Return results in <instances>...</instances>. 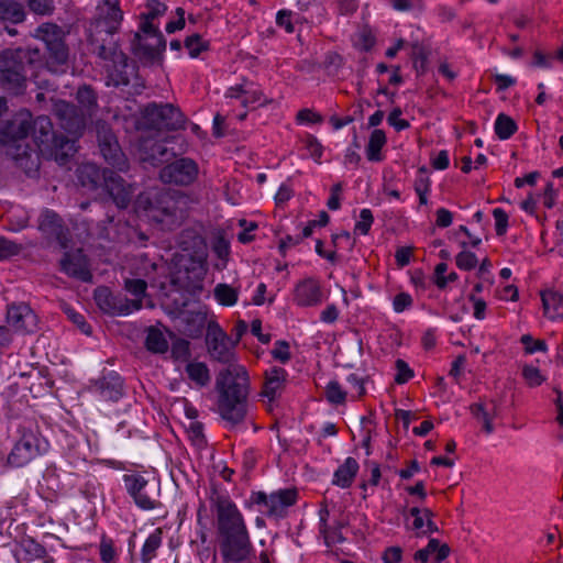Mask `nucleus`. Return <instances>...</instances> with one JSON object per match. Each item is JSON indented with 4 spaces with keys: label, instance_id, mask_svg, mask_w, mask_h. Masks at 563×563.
<instances>
[{
    "label": "nucleus",
    "instance_id": "f257e3e1",
    "mask_svg": "<svg viewBox=\"0 0 563 563\" xmlns=\"http://www.w3.org/2000/svg\"><path fill=\"white\" fill-rule=\"evenodd\" d=\"M206 344L212 360L228 365L216 378L217 412L235 427L244 421L247 413L249 374L245 367L233 363L235 345L214 320L208 322Z\"/></svg>",
    "mask_w": 563,
    "mask_h": 563
},
{
    "label": "nucleus",
    "instance_id": "f03ea898",
    "mask_svg": "<svg viewBox=\"0 0 563 563\" xmlns=\"http://www.w3.org/2000/svg\"><path fill=\"white\" fill-rule=\"evenodd\" d=\"M217 514L220 553L225 563H240L249 558L253 547L243 515L228 497L211 498Z\"/></svg>",
    "mask_w": 563,
    "mask_h": 563
},
{
    "label": "nucleus",
    "instance_id": "7ed1b4c3",
    "mask_svg": "<svg viewBox=\"0 0 563 563\" xmlns=\"http://www.w3.org/2000/svg\"><path fill=\"white\" fill-rule=\"evenodd\" d=\"M147 12L141 13L139 31L133 34L130 51L144 67L162 66L166 40L153 21L163 15L167 7L159 0L146 1Z\"/></svg>",
    "mask_w": 563,
    "mask_h": 563
},
{
    "label": "nucleus",
    "instance_id": "20e7f679",
    "mask_svg": "<svg viewBox=\"0 0 563 563\" xmlns=\"http://www.w3.org/2000/svg\"><path fill=\"white\" fill-rule=\"evenodd\" d=\"M44 67V53L37 47L5 48L0 52V86L12 96L24 93L30 75Z\"/></svg>",
    "mask_w": 563,
    "mask_h": 563
},
{
    "label": "nucleus",
    "instance_id": "39448f33",
    "mask_svg": "<svg viewBox=\"0 0 563 563\" xmlns=\"http://www.w3.org/2000/svg\"><path fill=\"white\" fill-rule=\"evenodd\" d=\"M135 203L137 211L164 231L178 228L185 219V210L180 206L185 201L170 190L159 189L140 194Z\"/></svg>",
    "mask_w": 563,
    "mask_h": 563
},
{
    "label": "nucleus",
    "instance_id": "423d86ee",
    "mask_svg": "<svg viewBox=\"0 0 563 563\" xmlns=\"http://www.w3.org/2000/svg\"><path fill=\"white\" fill-rule=\"evenodd\" d=\"M97 56L111 62L108 67L107 85L119 88L126 96L141 95L145 88V80L139 74L135 62L121 51L118 41H110L109 45H101Z\"/></svg>",
    "mask_w": 563,
    "mask_h": 563
},
{
    "label": "nucleus",
    "instance_id": "0eeeda50",
    "mask_svg": "<svg viewBox=\"0 0 563 563\" xmlns=\"http://www.w3.org/2000/svg\"><path fill=\"white\" fill-rule=\"evenodd\" d=\"M33 139L41 155L54 159L58 165H66L76 153L75 141L57 134L53 123L46 115L32 119Z\"/></svg>",
    "mask_w": 563,
    "mask_h": 563
},
{
    "label": "nucleus",
    "instance_id": "6e6552de",
    "mask_svg": "<svg viewBox=\"0 0 563 563\" xmlns=\"http://www.w3.org/2000/svg\"><path fill=\"white\" fill-rule=\"evenodd\" d=\"M123 21V11L119 0H102L96 8V14L89 26V43L98 53L101 45H109L112 36L119 32Z\"/></svg>",
    "mask_w": 563,
    "mask_h": 563
},
{
    "label": "nucleus",
    "instance_id": "1a4fd4ad",
    "mask_svg": "<svg viewBox=\"0 0 563 563\" xmlns=\"http://www.w3.org/2000/svg\"><path fill=\"white\" fill-rule=\"evenodd\" d=\"M32 128V114L19 111L10 119L0 120V144L15 148L13 158L23 166V161L31 157V147L26 143Z\"/></svg>",
    "mask_w": 563,
    "mask_h": 563
},
{
    "label": "nucleus",
    "instance_id": "9d476101",
    "mask_svg": "<svg viewBox=\"0 0 563 563\" xmlns=\"http://www.w3.org/2000/svg\"><path fill=\"white\" fill-rule=\"evenodd\" d=\"M35 37L46 47L44 67L55 75L65 74L69 66V49L63 29L54 23H43L35 30Z\"/></svg>",
    "mask_w": 563,
    "mask_h": 563
},
{
    "label": "nucleus",
    "instance_id": "9b49d317",
    "mask_svg": "<svg viewBox=\"0 0 563 563\" xmlns=\"http://www.w3.org/2000/svg\"><path fill=\"white\" fill-rule=\"evenodd\" d=\"M141 124L148 130L176 131L185 125L181 111L172 103H148L142 111Z\"/></svg>",
    "mask_w": 563,
    "mask_h": 563
},
{
    "label": "nucleus",
    "instance_id": "f8f14e48",
    "mask_svg": "<svg viewBox=\"0 0 563 563\" xmlns=\"http://www.w3.org/2000/svg\"><path fill=\"white\" fill-rule=\"evenodd\" d=\"M98 145L104 161L118 172H125L129 163L125 154L122 152L118 139L111 126L103 120L95 123Z\"/></svg>",
    "mask_w": 563,
    "mask_h": 563
},
{
    "label": "nucleus",
    "instance_id": "ddd939ff",
    "mask_svg": "<svg viewBox=\"0 0 563 563\" xmlns=\"http://www.w3.org/2000/svg\"><path fill=\"white\" fill-rule=\"evenodd\" d=\"M52 112L59 126L74 136V141L81 136L86 130L88 118L84 111L74 103L62 100L51 99Z\"/></svg>",
    "mask_w": 563,
    "mask_h": 563
},
{
    "label": "nucleus",
    "instance_id": "4468645a",
    "mask_svg": "<svg viewBox=\"0 0 563 563\" xmlns=\"http://www.w3.org/2000/svg\"><path fill=\"white\" fill-rule=\"evenodd\" d=\"M21 437L8 456L10 465L21 467L37 457L44 450V440L36 429L23 427Z\"/></svg>",
    "mask_w": 563,
    "mask_h": 563
},
{
    "label": "nucleus",
    "instance_id": "2eb2a0df",
    "mask_svg": "<svg viewBox=\"0 0 563 563\" xmlns=\"http://www.w3.org/2000/svg\"><path fill=\"white\" fill-rule=\"evenodd\" d=\"M298 493L295 488L280 489L271 495L264 492H255L251 495V501L262 506V512L268 517L283 518L287 508L297 501Z\"/></svg>",
    "mask_w": 563,
    "mask_h": 563
},
{
    "label": "nucleus",
    "instance_id": "dca6fc26",
    "mask_svg": "<svg viewBox=\"0 0 563 563\" xmlns=\"http://www.w3.org/2000/svg\"><path fill=\"white\" fill-rule=\"evenodd\" d=\"M205 256L202 253L183 255L178 264L176 280L187 289L200 288L206 276Z\"/></svg>",
    "mask_w": 563,
    "mask_h": 563
},
{
    "label": "nucleus",
    "instance_id": "f3484780",
    "mask_svg": "<svg viewBox=\"0 0 563 563\" xmlns=\"http://www.w3.org/2000/svg\"><path fill=\"white\" fill-rule=\"evenodd\" d=\"M95 300L102 311L112 316H128L142 308L140 299L131 300L122 295H114L108 287L97 288Z\"/></svg>",
    "mask_w": 563,
    "mask_h": 563
},
{
    "label": "nucleus",
    "instance_id": "a211bd4d",
    "mask_svg": "<svg viewBox=\"0 0 563 563\" xmlns=\"http://www.w3.org/2000/svg\"><path fill=\"white\" fill-rule=\"evenodd\" d=\"M198 172V165L194 159L181 157L165 165L159 170V178L165 184L188 186L196 180Z\"/></svg>",
    "mask_w": 563,
    "mask_h": 563
},
{
    "label": "nucleus",
    "instance_id": "6ab92c4d",
    "mask_svg": "<svg viewBox=\"0 0 563 563\" xmlns=\"http://www.w3.org/2000/svg\"><path fill=\"white\" fill-rule=\"evenodd\" d=\"M38 230L48 243L56 242L62 249H67L70 241L68 228L63 219L52 210H45L38 218Z\"/></svg>",
    "mask_w": 563,
    "mask_h": 563
},
{
    "label": "nucleus",
    "instance_id": "aec40b11",
    "mask_svg": "<svg viewBox=\"0 0 563 563\" xmlns=\"http://www.w3.org/2000/svg\"><path fill=\"white\" fill-rule=\"evenodd\" d=\"M7 322L14 331L32 333L36 331L38 318L29 305H11L7 311Z\"/></svg>",
    "mask_w": 563,
    "mask_h": 563
},
{
    "label": "nucleus",
    "instance_id": "412c9836",
    "mask_svg": "<svg viewBox=\"0 0 563 563\" xmlns=\"http://www.w3.org/2000/svg\"><path fill=\"white\" fill-rule=\"evenodd\" d=\"M60 271L81 282H91L92 274L89 269L88 258L81 249L76 251L65 252L60 262Z\"/></svg>",
    "mask_w": 563,
    "mask_h": 563
},
{
    "label": "nucleus",
    "instance_id": "4be33fe9",
    "mask_svg": "<svg viewBox=\"0 0 563 563\" xmlns=\"http://www.w3.org/2000/svg\"><path fill=\"white\" fill-rule=\"evenodd\" d=\"M103 187L107 189L117 207L121 209L126 208L134 196V187L126 183L117 172L111 169L106 172Z\"/></svg>",
    "mask_w": 563,
    "mask_h": 563
},
{
    "label": "nucleus",
    "instance_id": "5701e85b",
    "mask_svg": "<svg viewBox=\"0 0 563 563\" xmlns=\"http://www.w3.org/2000/svg\"><path fill=\"white\" fill-rule=\"evenodd\" d=\"M125 489L134 503L144 510L156 508V500L146 493L148 482L141 474H125L123 476Z\"/></svg>",
    "mask_w": 563,
    "mask_h": 563
},
{
    "label": "nucleus",
    "instance_id": "b1692460",
    "mask_svg": "<svg viewBox=\"0 0 563 563\" xmlns=\"http://www.w3.org/2000/svg\"><path fill=\"white\" fill-rule=\"evenodd\" d=\"M294 301L299 307H313L322 302V290L314 278H306L299 282L294 290Z\"/></svg>",
    "mask_w": 563,
    "mask_h": 563
},
{
    "label": "nucleus",
    "instance_id": "393cba45",
    "mask_svg": "<svg viewBox=\"0 0 563 563\" xmlns=\"http://www.w3.org/2000/svg\"><path fill=\"white\" fill-rule=\"evenodd\" d=\"M141 159L153 166L169 161L175 153L169 152L165 141L143 140L140 145Z\"/></svg>",
    "mask_w": 563,
    "mask_h": 563
},
{
    "label": "nucleus",
    "instance_id": "a878e982",
    "mask_svg": "<svg viewBox=\"0 0 563 563\" xmlns=\"http://www.w3.org/2000/svg\"><path fill=\"white\" fill-rule=\"evenodd\" d=\"M287 372L283 367L274 366L265 374V382L263 385L262 396L274 400L280 395L285 387Z\"/></svg>",
    "mask_w": 563,
    "mask_h": 563
},
{
    "label": "nucleus",
    "instance_id": "bb28decb",
    "mask_svg": "<svg viewBox=\"0 0 563 563\" xmlns=\"http://www.w3.org/2000/svg\"><path fill=\"white\" fill-rule=\"evenodd\" d=\"M498 406L495 400L478 401L470 406L473 417L483 423V430L490 434L494 432L493 419L497 416Z\"/></svg>",
    "mask_w": 563,
    "mask_h": 563
},
{
    "label": "nucleus",
    "instance_id": "cd10ccee",
    "mask_svg": "<svg viewBox=\"0 0 563 563\" xmlns=\"http://www.w3.org/2000/svg\"><path fill=\"white\" fill-rule=\"evenodd\" d=\"M107 170L109 169H101L92 163L82 164L77 170L78 179L84 187L97 189L100 186H103Z\"/></svg>",
    "mask_w": 563,
    "mask_h": 563
},
{
    "label": "nucleus",
    "instance_id": "c85d7f7f",
    "mask_svg": "<svg viewBox=\"0 0 563 563\" xmlns=\"http://www.w3.org/2000/svg\"><path fill=\"white\" fill-rule=\"evenodd\" d=\"M97 385L103 398L108 400L117 401L123 395V380L115 372L103 375Z\"/></svg>",
    "mask_w": 563,
    "mask_h": 563
},
{
    "label": "nucleus",
    "instance_id": "c756f323",
    "mask_svg": "<svg viewBox=\"0 0 563 563\" xmlns=\"http://www.w3.org/2000/svg\"><path fill=\"white\" fill-rule=\"evenodd\" d=\"M544 316L549 319H563V292L547 289L541 291Z\"/></svg>",
    "mask_w": 563,
    "mask_h": 563
},
{
    "label": "nucleus",
    "instance_id": "7c9ffc66",
    "mask_svg": "<svg viewBox=\"0 0 563 563\" xmlns=\"http://www.w3.org/2000/svg\"><path fill=\"white\" fill-rule=\"evenodd\" d=\"M76 100L88 119H91L98 111V92L90 85H81L76 92Z\"/></svg>",
    "mask_w": 563,
    "mask_h": 563
},
{
    "label": "nucleus",
    "instance_id": "2f4dec72",
    "mask_svg": "<svg viewBox=\"0 0 563 563\" xmlns=\"http://www.w3.org/2000/svg\"><path fill=\"white\" fill-rule=\"evenodd\" d=\"M358 468L360 466L357 461L354 457H347L334 472L332 481L333 485L341 488H349L352 485Z\"/></svg>",
    "mask_w": 563,
    "mask_h": 563
},
{
    "label": "nucleus",
    "instance_id": "473e14b6",
    "mask_svg": "<svg viewBox=\"0 0 563 563\" xmlns=\"http://www.w3.org/2000/svg\"><path fill=\"white\" fill-rule=\"evenodd\" d=\"M26 12L24 5L15 0H0V20L19 24L24 22Z\"/></svg>",
    "mask_w": 563,
    "mask_h": 563
},
{
    "label": "nucleus",
    "instance_id": "72a5a7b5",
    "mask_svg": "<svg viewBox=\"0 0 563 563\" xmlns=\"http://www.w3.org/2000/svg\"><path fill=\"white\" fill-rule=\"evenodd\" d=\"M184 331L190 338H199L202 334L206 325L208 327L207 312L203 311H189L184 319Z\"/></svg>",
    "mask_w": 563,
    "mask_h": 563
},
{
    "label": "nucleus",
    "instance_id": "f704fd0d",
    "mask_svg": "<svg viewBox=\"0 0 563 563\" xmlns=\"http://www.w3.org/2000/svg\"><path fill=\"white\" fill-rule=\"evenodd\" d=\"M144 344L147 351L156 354H163L168 350V342L163 331L156 327L147 328Z\"/></svg>",
    "mask_w": 563,
    "mask_h": 563
},
{
    "label": "nucleus",
    "instance_id": "c9c22d12",
    "mask_svg": "<svg viewBox=\"0 0 563 563\" xmlns=\"http://www.w3.org/2000/svg\"><path fill=\"white\" fill-rule=\"evenodd\" d=\"M386 134L380 129H375L369 136L368 144L366 146V156L371 162H380L383 159L380 151L386 144Z\"/></svg>",
    "mask_w": 563,
    "mask_h": 563
},
{
    "label": "nucleus",
    "instance_id": "e433bc0d",
    "mask_svg": "<svg viewBox=\"0 0 563 563\" xmlns=\"http://www.w3.org/2000/svg\"><path fill=\"white\" fill-rule=\"evenodd\" d=\"M162 545V530L157 528L153 533L145 540L142 551L141 561L142 563H150L155 556L156 552Z\"/></svg>",
    "mask_w": 563,
    "mask_h": 563
},
{
    "label": "nucleus",
    "instance_id": "4c0bfd02",
    "mask_svg": "<svg viewBox=\"0 0 563 563\" xmlns=\"http://www.w3.org/2000/svg\"><path fill=\"white\" fill-rule=\"evenodd\" d=\"M518 130L514 119L505 113H499L495 121V133L499 140L510 139Z\"/></svg>",
    "mask_w": 563,
    "mask_h": 563
},
{
    "label": "nucleus",
    "instance_id": "58836bf2",
    "mask_svg": "<svg viewBox=\"0 0 563 563\" xmlns=\"http://www.w3.org/2000/svg\"><path fill=\"white\" fill-rule=\"evenodd\" d=\"M186 373L200 387H205L210 383L209 368L205 363L194 362L187 364Z\"/></svg>",
    "mask_w": 563,
    "mask_h": 563
},
{
    "label": "nucleus",
    "instance_id": "ea45409f",
    "mask_svg": "<svg viewBox=\"0 0 563 563\" xmlns=\"http://www.w3.org/2000/svg\"><path fill=\"white\" fill-rule=\"evenodd\" d=\"M20 547L26 560H40L47 555L45 547L31 537L23 538L20 542Z\"/></svg>",
    "mask_w": 563,
    "mask_h": 563
},
{
    "label": "nucleus",
    "instance_id": "a19ab883",
    "mask_svg": "<svg viewBox=\"0 0 563 563\" xmlns=\"http://www.w3.org/2000/svg\"><path fill=\"white\" fill-rule=\"evenodd\" d=\"M214 298L222 306H233L239 298V292L235 288L228 284H218L213 290Z\"/></svg>",
    "mask_w": 563,
    "mask_h": 563
},
{
    "label": "nucleus",
    "instance_id": "79ce46f5",
    "mask_svg": "<svg viewBox=\"0 0 563 563\" xmlns=\"http://www.w3.org/2000/svg\"><path fill=\"white\" fill-rule=\"evenodd\" d=\"M324 394L327 400L332 405H344L346 401L347 394L336 380L328 383Z\"/></svg>",
    "mask_w": 563,
    "mask_h": 563
},
{
    "label": "nucleus",
    "instance_id": "37998d69",
    "mask_svg": "<svg viewBox=\"0 0 563 563\" xmlns=\"http://www.w3.org/2000/svg\"><path fill=\"white\" fill-rule=\"evenodd\" d=\"M461 247L463 249L455 257V264L460 269L471 271L477 265V257L473 252L466 251L467 243L461 242Z\"/></svg>",
    "mask_w": 563,
    "mask_h": 563
},
{
    "label": "nucleus",
    "instance_id": "c03bdc74",
    "mask_svg": "<svg viewBox=\"0 0 563 563\" xmlns=\"http://www.w3.org/2000/svg\"><path fill=\"white\" fill-rule=\"evenodd\" d=\"M266 100H263V92L255 88L253 84L245 82L244 98L242 99V106L244 107H256L263 106Z\"/></svg>",
    "mask_w": 563,
    "mask_h": 563
},
{
    "label": "nucleus",
    "instance_id": "a18cd8bd",
    "mask_svg": "<svg viewBox=\"0 0 563 563\" xmlns=\"http://www.w3.org/2000/svg\"><path fill=\"white\" fill-rule=\"evenodd\" d=\"M185 47L188 49L190 57L196 58L201 52L209 48V43L203 41L199 34L188 36L184 42Z\"/></svg>",
    "mask_w": 563,
    "mask_h": 563
},
{
    "label": "nucleus",
    "instance_id": "49530a36",
    "mask_svg": "<svg viewBox=\"0 0 563 563\" xmlns=\"http://www.w3.org/2000/svg\"><path fill=\"white\" fill-rule=\"evenodd\" d=\"M373 222V212L367 208L362 209L360 212V220L356 222L354 228V233H360L362 235L368 234Z\"/></svg>",
    "mask_w": 563,
    "mask_h": 563
},
{
    "label": "nucleus",
    "instance_id": "de8ad7c7",
    "mask_svg": "<svg viewBox=\"0 0 563 563\" xmlns=\"http://www.w3.org/2000/svg\"><path fill=\"white\" fill-rule=\"evenodd\" d=\"M100 559L103 563H115L117 552L113 547V541L103 536L100 541Z\"/></svg>",
    "mask_w": 563,
    "mask_h": 563
},
{
    "label": "nucleus",
    "instance_id": "09e8293b",
    "mask_svg": "<svg viewBox=\"0 0 563 563\" xmlns=\"http://www.w3.org/2000/svg\"><path fill=\"white\" fill-rule=\"evenodd\" d=\"M29 9L35 14L49 15L54 12L53 0H26Z\"/></svg>",
    "mask_w": 563,
    "mask_h": 563
},
{
    "label": "nucleus",
    "instance_id": "8fccbe9b",
    "mask_svg": "<svg viewBox=\"0 0 563 563\" xmlns=\"http://www.w3.org/2000/svg\"><path fill=\"white\" fill-rule=\"evenodd\" d=\"M124 288L128 292L135 296L136 299H140L142 301V297L145 295L147 284L145 280L141 278H128L124 282Z\"/></svg>",
    "mask_w": 563,
    "mask_h": 563
},
{
    "label": "nucleus",
    "instance_id": "3c124183",
    "mask_svg": "<svg viewBox=\"0 0 563 563\" xmlns=\"http://www.w3.org/2000/svg\"><path fill=\"white\" fill-rule=\"evenodd\" d=\"M64 312L67 314L68 319L78 327V329L89 335L91 334V327L89 323H87L86 319H85V316H82L81 313L75 311L73 308L70 307H66L64 309Z\"/></svg>",
    "mask_w": 563,
    "mask_h": 563
},
{
    "label": "nucleus",
    "instance_id": "603ef678",
    "mask_svg": "<svg viewBox=\"0 0 563 563\" xmlns=\"http://www.w3.org/2000/svg\"><path fill=\"white\" fill-rule=\"evenodd\" d=\"M522 376L530 387L540 386L544 380L540 369L531 365L523 366Z\"/></svg>",
    "mask_w": 563,
    "mask_h": 563
},
{
    "label": "nucleus",
    "instance_id": "864d4df0",
    "mask_svg": "<svg viewBox=\"0 0 563 563\" xmlns=\"http://www.w3.org/2000/svg\"><path fill=\"white\" fill-rule=\"evenodd\" d=\"M22 246L11 240L0 236V260L18 255Z\"/></svg>",
    "mask_w": 563,
    "mask_h": 563
},
{
    "label": "nucleus",
    "instance_id": "5fc2aeb1",
    "mask_svg": "<svg viewBox=\"0 0 563 563\" xmlns=\"http://www.w3.org/2000/svg\"><path fill=\"white\" fill-rule=\"evenodd\" d=\"M520 342L525 345V352L527 354L547 351V343L543 340H534L530 334H523L520 338Z\"/></svg>",
    "mask_w": 563,
    "mask_h": 563
},
{
    "label": "nucleus",
    "instance_id": "6e6d98bb",
    "mask_svg": "<svg viewBox=\"0 0 563 563\" xmlns=\"http://www.w3.org/2000/svg\"><path fill=\"white\" fill-rule=\"evenodd\" d=\"M271 353L275 360L284 364L291 358V354L289 352V343L284 340L276 341L275 346Z\"/></svg>",
    "mask_w": 563,
    "mask_h": 563
},
{
    "label": "nucleus",
    "instance_id": "4d7b16f0",
    "mask_svg": "<svg viewBox=\"0 0 563 563\" xmlns=\"http://www.w3.org/2000/svg\"><path fill=\"white\" fill-rule=\"evenodd\" d=\"M493 216L495 219V230L498 236H503L507 232L508 228V214L501 208H496L493 210Z\"/></svg>",
    "mask_w": 563,
    "mask_h": 563
},
{
    "label": "nucleus",
    "instance_id": "13d9d810",
    "mask_svg": "<svg viewBox=\"0 0 563 563\" xmlns=\"http://www.w3.org/2000/svg\"><path fill=\"white\" fill-rule=\"evenodd\" d=\"M396 369H397V374L395 376V382L397 384H405L407 383L410 378L413 377V371L408 366V364L401 360V358H398L396 361Z\"/></svg>",
    "mask_w": 563,
    "mask_h": 563
},
{
    "label": "nucleus",
    "instance_id": "bf43d9fd",
    "mask_svg": "<svg viewBox=\"0 0 563 563\" xmlns=\"http://www.w3.org/2000/svg\"><path fill=\"white\" fill-rule=\"evenodd\" d=\"M276 24L284 27L287 33H294L292 12L290 10H279L276 15Z\"/></svg>",
    "mask_w": 563,
    "mask_h": 563
},
{
    "label": "nucleus",
    "instance_id": "052dcab7",
    "mask_svg": "<svg viewBox=\"0 0 563 563\" xmlns=\"http://www.w3.org/2000/svg\"><path fill=\"white\" fill-rule=\"evenodd\" d=\"M413 303L412 297L408 292H399L394 297L393 307L396 312H402L409 309Z\"/></svg>",
    "mask_w": 563,
    "mask_h": 563
},
{
    "label": "nucleus",
    "instance_id": "680f3d73",
    "mask_svg": "<svg viewBox=\"0 0 563 563\" xmlns=\"http://www.w3.org/2000/svg\"><path fill=\"white\" fill-rule=\"evenodd\" d=\"M213 252L222 261V267H224L230 254L229 242L224 238H218L213 244Z\"/></svg>",
    "mask_w": 563,
    "mask_h": 563
},
{
    "label": "nucleus",
    "instance_id": "e2e57ef3",
    "mask_svg": "<svg viewBox=\"0 0 563 563\" xmlns=\"http://www.w3.org/2000/svg\"><path fill=\"white\" fill-rule=\"evenodd\" d=\"M172 354L176 360H186L189 356V342L184 339L175 341L172 345Z\"/></svg>",
    "mask_w": 563,
    "mask_h": 563
},
{
    "label": "nucleus",
    "instance_id": "0e129e2a",
    "mask_svg": "<svg viewBox=\"0 0 563 563\" xmlns=\"http://www.w3.org/2000/svg\"><path fill=\"white\" fill-rule=\"evenodd\" d=\"M306 147L310 153V156L316 161L319 162L322 156L323 147L321 143L317 140L313 135H308L306 139Z\"/></svg>",
    "mask_w": 563,
    "mask_h": 563
},
{
    "label": "nucleus",
    "instance_id": "69168bd1",
    "mask_svg": "<svg viewBox=\"0 0 563 563\" xmlns=\"http://www.w3.org/2000/svg\"><path fill=\"white\" fill-rule=\"evenodd\" d=\"M401 109L395 108L388 115V123L394 126L397 131L406 130L410 126L407 120L400 119Z\"/></svg>",
    "mask_w": 563,
    "mask_h": 563
},
{
    "label": "nucleus",
    "instance_id": "338daca9",
    "mask_svg": "<svg viewBox=\"0 0 563 563\" xmlns=\"http://www.w3.org/2000/svg\"><path fill=\"white\" fill-rule=\"evenodd\" d=\"M296 119L299 123H321L323 121V118L319 113L310 109H301L298 111Z\"/></svg>",
    "mask_w": 563,
    "mask_h": 563
},
{
    "label": "nucleus",
    "instance_id": "774afa93",
    "mask_svg": "<svg viewBox=\"0 0 563 563\" xmlns=\"http://www.w3.org/2000/svg\"><path fill=\"white\" fill-rule=\"evenodd\" d=\"M402 558V550L400 547H389L383 553L384 563H399Z\"/></svg>",
    "mask_w": 563,
    "mask_h": 563
}]
</instances>
